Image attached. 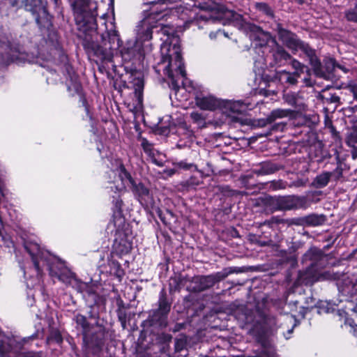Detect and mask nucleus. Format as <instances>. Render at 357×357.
<instances>
[{"label": "nucleus", "mask_w": 357, "mask_h": 357, "mask_svg": "<svg viewBox=\"0 0 357 357\" xmlns=\"http://www.w3.org/2000/svg\"><path fill=\"white\" fill-rule=\"evenodd\" d=\"M301 48L304 49L307 56L309 57L310 64L312 65L315 74L320 77H326V73L322 70L321 63L315 56L314 51L307 47H305L303 45Z\"/></svg>", "instance_id": "obj_12"}, {"label": "nucleus", "mask_w": 357, "mask_h": 357, "mask_svg": "<svg viewBox=\"0 0 357 357\" xmlns=\"http://www.w3.org/2000/svg\"><path fill=\"white\" fill-rule=\"evenodd\" d=\"M326 218L322 215L312 214L304 218L303 222L308 226H319L324 223Z\"/></svg>", "instance_id": "obj_15"}, {"label": "nucleus", "mask_w": 357, "mask_h": 357, "mask_svg": "<svg viewBox=\"0 0 357 357\" xmlns=\"http://www.w3.org/2000/svg\"><path fill=\"white\" fill-rule=\"evenodd\" d=\"M220 109L226 116L234 118L236 114L245 112L247 109V105L239 100H222Z\"/></svg>", "instance_id": "obj_5"}, {"label": "nucleus", "mask_w": 357, "mask_h": 357, "mask_svg": "<svg viewBox=\"0 0 357 357\" xmlns=\"http://www.w3.org/2000/svg\"><path fill=\"white\" fill-rule=\"evenodd\" d=\"M283 98L287 104L295 107L296 112H300L304 110V105L298 102V100L294 93H286L284 95Z\"/></svg>", "instance_id": "obj_16"}, {"label": "nucleus", "mask_w": 357, "mask_h": 357, "mask_svg": "<svg viewBox=\"0 0 357 357\" xmlns=\"http://www.w3.org/2000/svg\"><path fill=\"white\" fill-rule=\"evenodd\" d=\"M222 100H218L213 96H197L195 98L196 105L204 110H215L220 108Z\"/></svg>", "instance_id": "obj_8"}, {"label": "nucleus", "mask_w": 357, "mask_h": 357, "mask_svg": "<svg viewBox=\"0 0 357 357\" xmlns=\"http://www.w3.org/2000/svg\"><path fill=\"white\" fill-rule=\"evenodd\" d=\"M190 117L195 123H202L204 121V118L202 114L197 112H193L190 114Z\"/></svg>", "instance_id": "obj_26"}, {"label": "nucleus", "mask_w": 357, "mask_h": 357, "mask_svg": "<svg viewBox=\"0 0 357 357\" xmlns=\"http://www.w3.org/2000/svg\"><path fill=\"white\" fill-rule=\"evenodd\" d=\"M160 29L157 32L165 37L160 38L163 41L161 47L163 62L167 63L165 71L172 79L176 98L179 101L186 100L189 98L193 87L185 77L179 38L172 34L173 30L169 26H162V24H160Z\"/></svg>", "instance_id": "obj_1"}, {"label": "nucleus", "mask_w": 357, "mask_h": 357, "mask_svg": "<svg viewBox=\"0 0 357 357\" xmlns=\"http://www.w3.org/2000/svg\"><path fill=\"white\" fill-rule=\"evenodd\" d=\"M324 67L327 73H332L336 67L342 68L340 66L336 65L335 61L333 59H328L325 61Z\"/></svg>", "instance_id": "obj_24"}, {"label": "nucleus", "mask_w": 357, "mask_h": 357, "mask_svg": "<svg viewBox=\"0 0 357 357\" xmlns=\"http://www.w3.org/2000/svg\"><path fill=\"white\" fill-rule=\"evenodd\" d=\"M351 91L354 95V98L357 100V84L351 86Z\"/></svg>", "instance_id": "obj_28"}, {"label": "nucleus", "mask_w": 357, "mask_h": 357, "mask_svg": "<svg viewBox=\"0 0 357 357\" xmlns=\"http://www.w3.org/2000/svg\"><path fill=\"white\" fill-rule=\"evenodd\" d=\"M279 77L281 80L284 81L287 83L290 84H295L297 82V79L299 77H296V75L294 73H290L285 70L281 71L279 73Z\"/></svg>", "instance_id": "obj_19"}, {"label": "nucleus", "mask_w": 357, "mask_h": 357, "mask_svg": "<svg viewBox=\"0 0 357 357\" xmlns=\"http://www.w3.org/2000/svg\"><path fill=\"white\" fill-rule=\"evenodd\" d=\"M213 277L211 275L206 276H201L197 278V281L200 284L199 289L204 290L208 288H210L214 285V282L213 280Z\"/></svg>", "instance_id": "obj_18"}, {"label": "nucleus", "mask_w": 357, "mask_h": 357, "mask_svg": "<svg viewBox=\"0 0 357 357\" xmlns=\"http://www.w3.org/2000/svg\"><path fill=\"white\" fill-rule=\"evenodd\" d=\"M332 176L331 172H323L316 176L312 182V185L317 188H321L327 185Z\"/></svg>", "instance_id": "obj_14"}, {"label": "nucleus", "mask_w": 357, "mask_h": 357, "mask_svg": "<svg viewBox=\"0 0 357 357\" xmlns=\"http://www.w3.org/2000/svg\"><path fill=\"white\" fill-rule=\"evenodd\" d=\"M114 264L116 266L117 268V270H116V275L119 276V277H121L122 275H123V271L120 268V265L119 263H114Z\"/></svg>", "instance_id": "obj_29"}, {"label": "nucleus", "mask_w": 357, "mask_h": 357, "mask_svg": "<svg viewBox=\"0 0 357 357\" xmlns=\"http://www.w3.org/2000/svg\"><path fill=\"white\" fill-rule=\"evenodd\" d=\"M142 146L144 151L149 154L150 156H154V150L152 145L146 139H143L142 142Z\"/></svg>", "instance_id": "obj_25"}, {"label": "nucleus", "mask_w": 357, "mask_h": 357, "mask_svg": "<svg viewBox=\"0 0 357 357\" xmlns=\"http://www.w3.org/2000/svg\"><path fill=\"white\" fill-rule=\"evenodd\" d=\"M291 66L295 70L294 73L296 75V77H300L305 70H307L305 65L295 59L291 61Z\"/></svg>", "instance_id": "obj_23"}, {"label": "nucleus", "mask_w": 357, "mask_h": 357, "mask_svg": "<svg viewBox=\"0 0 357 357\" xmlns=\"http://www.w3.org/2000/svg\"><path fill=\"white\" fill-rule=\"evenodd\" d=\"M351 328L353 329V333L355 334L357 333V325L355 326H351Z\"/></svg>", "instance_id": "obj_35"}, {"label": "nucleus", "mask_w": 357, "mask_h": 357, "mask_svg": "<svg viewBox=\"0 0 357 357\" xmlns=\"http://www.w3.org/2000/svg\"><path fill=\"white\" fill-rule=\"evenodd\" d=\"M47 255V254L46 253V255H45V257H43V259L42 260L40 259H39L40 264L42 262V266H44L45 264H46V266H48V264H47V261H46Z\"/></svg>", "instance_id": "obj_31"}, {"label": "nucleus", "mask_w": 357, "mask_h": 357, "mask_svg": "<svg viewBox=\"0 0 357 357\" xmlns=\"http://www.w3.org/2000/svg\"><path fill=\"white\" fill-rule=\"evenodd\" d=\"M351 152L353 159H356L357 158V149H354Z\"/></svg>", "instance_id": "obj_34"}, {"label": "nucleus", "mask_w": 357, "mask_h": 357, "mask_svg": "<svg viewBox=\"0 0 357 357\" xmlns=\"http://www.w3.org/2000/svg\"><path fill=\"white\" fill-rule=\"evenodd\" d=\"M155 15L150 13L145 17L138 26L137 38L135 43L128 42L121 51L122 58L124 61H129L132 59H141L145 54L152 51L153 30L158 29L160 24H157Z\"/></svg>", "instance_id": "obj_2"}, {"label": "nucleus", "mask_w": 357, "mask_h": 357, "mask_svg": "<svg viewBox=\"0 0 357 357\" xmlns=\"http://www.w3.org/2000/svg\"><path fill=\"white\" fill-rule=\"evenodd\" d=\"M294 116V111L291 109H277L271 112V114L266 119V123H271L277 119L292 117Z\"/></svg>", "instance_id": "obj_13"}, {"label": "nucleus", "mask_w": 357, "mask_h": 357, "mask_svg": "<svg viewBox=\"0 0 357 357\" xmlns=\"http://www.w3.org/2000/svg\"><path fill=\"white\" fill-rule=\"evenodd\" d=\"M24 248L31 257L37 273H40L39 259L42 260L46 255V252L42 250L37 243L32 241L26 242L24 244Z\"/></svg>", "instance_id": "obj_7"}, {"label": "nucleus", "mask_w": 357, "mask_h": 357, "mask_svg": "<svg viewBox=\"0 0 357 357\" xmlns=\"http://www.w3.org/2000/svg\"><path fill=\"white\" fill-rule=\"evenodd\" d=\"M194 23H195L194 21L188 22H186V26L188 27L189 26H188L189 24H194Z\"/></svg>", "instance_id": "obj_37"}, {"label": "nucleus", "mask_w": 357, "mask_h": 357, "mask_svg": "<svg viewBox=\"0 0 357 357\" xmlns=\"http://www.w3.org/2000/svg\"><path fill=\"white\" fill-rule=\"evenodd\" d=\"M107 38L105 36H102V43L104 46V50L106 52L105 54H109L110 52H107V51H111L113 48L119 47L120 46L121 40L119 38V36L116 30H111L107 33Z\"/></svg>", "instance_id": "obj_9"}, {"label": "nucleus", "mask_w": 357, "mask_h": 357, "mask_svg": "<svg viewBox=\"0 0 357 357\" xmlns=\"http://www.w3.org/2000/svg\"><path fill=\"white\" fill-rule=\"evenodd\" d=\"M292 331H293V328L288 331V333L290 334L292 332Z\"/></svg>", "instance_id": "obj_38"}, {"label": "nucleus", "mask_w": 357, "mask_h": 357, "mask_svg": "<svg viewBox=\"0 0 357 357\" xmlns=\"http://www.w3.org/2000/svg\"><path fill=\"white\" fill-rule=\"evenodd\" d=\"M272 357H275L274 356H273Z\"/></svg>", "instance_id": "obj_39"}, {"label": "nucleus", "mask_w": 357, "mask_h": 357, "mask_svg": "<svg viewBox=\"0 0 357 357\" xmlns=\"http://www.w3.org/2000/svg\"><path fill=\"white\" fill-rule=\"evenodd\" d=\"M97 6L87 0H76L73 3L75 19L78 28L87 35L92 36L97 29Z\"/></svg>", "instance_id": "obj_3"}, {"label": "nucleus", "mask_w": 357, "mask_h": 357, "mask_svg": "<svg viewBox=\"0 0 357 357\" xmlns=\"http://www.w3.org/2000/svg\"><path fill=\"white\" fill-rule=\"evenodd\" d=\"M234 271H235L234 269H233L232 268H225L220 272H218L215 274L211 275V276L213 277V280L214 284L216 282L225 279L229 274L234 273Z\"/></svg>", "instance_id": "obj_21"}, {"label": "nucleus", "mask_w": 357, "mask_h": 357, "mask_svg": "<svg viewBox=\"0 0 357 357\" xmlns=\"http://www.w3.org/2000/svg\"><path fill=\"white\" fill-rule=\"evenodd\" d=\"M278 53L280 54V56L285 60L290 57V55L283 50H279Z\"/></svg>", "instance_id": "obj_27"}, {"label": "nucleus", "mask_w": 357, "mask_h": 357, "mask_svg": "<svg viewBox=\"0 0 357 357\" xmlns=\"http://www.w3.org/2000/svg\"><path fill=\"white\" fill-rule=\"evenodd\" d=\"M234 271H235L234 269H233L232 268H225L220 272H218L215 274L211 275V276L213 277V280L214 284L216 282L225 279L229 274L234 273Z\"/></svg>", "instance_id": "obj_20"}, {"label": "nucleus", "mask_w": 357, "mask_h": 357, "mask_svg": "<svg viewBox=\"0 0 357 357\" xmlns=\"http://www.w3.org/2000/svg\"><path fill=\"white\" fill-rule=\"evenodd\" d=\"M155 2H156L155 0H142V3L144 6H147V5H150V4H153Z\"/></svg>", "instance_id": "obj_30"}, {"label": "nucleus", "mask_w": 357, "mask_h": 357, "mask_svg": "<svg viewBox=\"0 0 357 357\" xmlns=\"http://www.w3.org/2000/svg\"><path fill=\"white\" fill-rule=\"evenodd\" d=\"M346 143L349 146L357 149V126L353 127L347 133Z\"/></svg>", "instance_id": "obj_17"}, {"label": "nucleus", "mask_w": 357, "mask_h": 357, "mask_svg": "<svg viewBox=\"0 0 357 357\" xmlns=\"http://www.w3.org/2000/svg\"><path fill=\"white\" fill-rule=\"evenodd\" d=\"M135 91L131 101L126 102L128 108L135 116L139 115L143 110V89L144 82L142 79H137L134 83Z\"/></svg>", "instance_id": "obj_4"}, {"label": "nucleus", "mask_w": 357, "mask_h": 357, "mask_svg": "<svg viewBox=\"0 0 357 357\" xmlns=\"http://www.w3.org/2000/svg\"><path fill=\"white\" fill-rule=\"evenodd\" d=\"M193 165L192 164L190 165H183L182 162L180 163V167L183 169H189L190 167H192Z\"/></svg>", "instance_id": "obj_32"}, {"label": "nucleus", "mask_w": 357, "mask_h": 357, "mask_svg": "<svg viewBox=\"0 0 357 357\" xmlns=\"http://www.w3.org/2000/svg\"><path fill=\"white\" fill-rule=\"evenodd\" d=\"M111 174L116 176L118 174V178L113 181L114 183L115 190L118 192L123 190L127 185H131L133 182L130 174L126 170L123 165L116 169L115 171H111Z\"/></svg>", "instance_id": "obj_6"}, {"label": "nucleus", "mask_w": 357, "mask_h": 357, "mask_svg": "<svg viewBox=\"0 0 357 357\" xmlns=\"http://www.w3.org/2000/svg\"><path fill=\"white\" fill-rule=\"evenodd\" d=\"M113 248L118 255H126L132 249V243L126 238L121 237V235H119L114 241Z\"/></svg>", "instance_id": "obj_11"}, {"label": "nucleus", "mask_w": 357, "mask_h": 357, "mask_svg": "<svg viewBox=\"0 0 357 357\" xmlns=\"http://www.w3.org/2000/svg\"><path fill=\"white\" fill-rule=\"evenodd\" d=\"M130 185L132 191L137 193L139 197H142L149 194L148 189L142 183L136 184L133 181Z\"/></svg>", "instance_id": "obj_22"}, {"label": "nucleus", "mask_w": 357, "mask_h": 357, "mask_svg": "<svg viewBox=\"0 0 357 357\" xmlns=\"http://www.w3.org/2000/svg\"><path fill=\"white\" fill-rule=\"evenodd\" d=\"M286 319L287 321H289L291 323L295 321V318L291 315H287Z\"/></svg>", "instance_id": "obj_33"}, {"label": "nucleus", "mask_w": 357, "mask_h": 357, "mask_svg": "<svg viewBox=\"0 0 357 357\" xmlns=\"http://www.w3.org/2000/svg\"><path fill=\"white\" fill-rule=\"evenodd\" d=\"M278 35L282 42L290 49L296 50L298 48H301L303 46V44L294 38V35L292 33L285 29H280Z\"/></svg>", "instance_id": "obj_10"}, {"label": "nucleus", "mask_w": 357, "mask_h": 357, "mask_svg": "<svg viewBox=\"0 0 357 357\" xmlns=\"http://www.w3.org/2000/svg\"><path fill=\"white\" fill-rule=\"evenodd\" d=\"M215 35H216V33H211L209 36L211 38H215Z\"/></svg>", "instance_id": "obj_36"}]
</instances>
